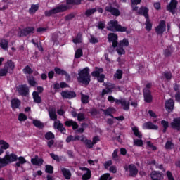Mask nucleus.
I'll list each match as a JSON object with an SVG mask.
<instances>
[{
	"label": "nucleus",
	"mask_w": 180,
	"mask_h": 180,
	"mask_svg": "<svg viewBox=\"0 0 180 180\" xmlns=\"http://www.w3.org/2000/svg\"><path fill=\"white\" fill-rule=\"evenodd\" d=\"M43 162H44V160L43 158H39V155H35L34 158L31 159L32 165H36L37 167H41V165H43Z\"/></svg>",
	"instance_id": "obj_16"
},
{
	"label": "nucleus",
	"mask_w": 180,
	"mask_h": 180,
	"mask_svg": "<svg viewBox=\"0 0 180 180\" xmlns=\"http://www.w3.org/2000/svg\"><path fill=\"white\" fill-rule=\"evenodd\" d=\"M134 145L137 146L138 147H141L143 146V140L141 139H136L134 141Z\"/></svg>",
	"instance_id": "obj_62"
},
{
	"label": "nucleus",
	"mask_w": 180,
	"mask_h": 180,
	"mask_svg": "<svg viewBox=\"0 0 180 180\" xmlns=\"http://www.w3.org/2000/svg\"><path fill=\"white\" fill-rule=\"evenodd\" d=\"M77 120L79 122H82V120H85V114L80 112L77 115Z\"/></svg>",
	"instance_id": "obj_59"
},
{
	"label": "nucleus",
	"mask_w": 180,
	"mask_h": 180,
	"mask_svg": "<svg viewBox=\"0 0 180 180\" xmlns=\"http://www.w3.org/2000/svg\"><path fill=\"white\" fill-rule=\"evenodd\" d=\"M105 10L106 11V12H110L111 15H113V16L120 15V11H119V9L112 7L111 4L105 6Z\"/></svg>",
	"instance_id": "obj_14"
},
{
	"label": "nucleus",
	"mask_w": 180,
	"mask_h": 180,
	"mask_svg": "<svg viewBox=\"0 0 180 180\" xmlns=\"http://www.w3.org/2000/svg\"><path fill=\"white\" fill-rule=\"evenodd\" d=\"M123 75V71L122 70H117L116 73L114 75L115 78L117 79H122V77Z\"/></svg>",
	"instance_id": "obj_43"
},
{
	"label": "nucleus",
	"mask_w": 180,
	"mask_h": 180,
	"mask_svg": "<svg viewBox=\"0 0 180 180\" xmlns=\"http://www.w3.org/2000/svg\"><path fill=\"white\" fill-rule=\"evenodd\" d=\"M94 2L95 0H89ZM81 2H82V0H66V4L68 5H81Z\"/></svg>",
	"instance_id": "obj_31"
},
{
	"label": "nucleus",
	"mask_w": 180,
	"mask_h": 180,
	"mask_svg": "<svg viewBox=\"0 0 180 180\" xmlns=\"http://www.w3.org/2000/svg\"><path fill=\"white\" fill-rule=\"evenodd\" d=\"M165 106L166 108V110L167 112H172L174 110V108L175 106V102L172 99H169L166 101Z\"/></svg>",
	"instance_id": "obj_19"
},
{
	"label": "nucleus",
	"mask_w": 180,
	"mask_h": 180,
	"mask_svg": "<svg viewBox=\"0 0 180 180\" xmlns=\"http://www.w3.org/2000/svg\"><path fill=\"white\" fill-rule=\"evenodd\" d=\"M45 167V171L47 174H53L54 172V168L53 167V166L46 165Z\"/></svg>",
	"instance_id": "obj_45"
},
{
	"label": "nucleus",
	"mask_w": 180,
	"mask_h": 180,
	"mask_svg": "<svg viewBox=\"0 0 180 180\" xmlns=\"http://www.w3.org/2000/svg\"><path fill=\"white\" fill-rule=\"evenodd\" d=\"M37 11H39V5L32 4L31 6V8L29 9V13H30V15H32L33 13H36V12H37Z\"/></svg>",
	"instance_id": "obj_35"
},
{
	"label": "nucleus",
	"mask_w": 180,
	"mask_h": 180,
	"mask_svg": "<svg viewBox=\"0 0 180 180\" xmlns=\"http://www.w3.org/2000/svg\"><path fill=\"white\" fill-rule=\"evenodd\" d=\"M119 150L118 149H115L113 152V153L112 154V160H114V161H119Z\"/></svg>",
	"instance_id": "obj_46"
},
{
	"label": "nucleus",
	"mask_w": 180,
	"mask_h": 180,
	"mask_svg": "<svg viewBox=\"0 0 180 180\" xmlns=\"http://www.w3.org/2000/svg\"><path fill=\"white\" fill-rule=\"evenodd\" d=\"M132 131L134 134V136H136V137H138L139 139H141L142 135L140 131H139V128H137L136 127H134L132 128Z\"/></svg>",
	"instance_id": "obj_38"
},
{
	"label": "nucleus",
	"mask_w": 180,
	"mask_h": 180,
	"mask_svg": "<svg viewBox=\"0 0 180 180\" xmlns=\"http://www.w3.org/2000/svg\"><path fill=\"white\" fill-rule=\"evenodd\" d=\"M124 169L125 171L129 172V176H132L134 178L137 174H139V169H137V167L134 165H129L127 167V166H124Z\"/></svg>",
	"instance_id": "obj_7"
},
{
	"label": "nucleus",
	"mask_w": 180,
	"mask_h": 180,
	"mask_svg": "<svg viewBox=\"0 0 180 180\" xmlns=\"http://www.w3.org/2000/svg\"><path fill=\"white\" fill-rule=\"evenodd\" d=\"M18 91L22 96H26L29 95V87L27 85H20L18 87Z\"/></svg>",
	"instance_id": "obj_13"
},
{
	"label": "nucleus",
	"mask_w": 180,
	"mask_h": 180,
	"mask_svg": "<svg viewBox=\"0 0 180 180\" xmlns=\"http://www.w3.org/2000/svg\"><path fill=\"white\" fill-rule=\"evenodd\" d=\"M61 171L65 179H70L71 178V172H70V169L62 167Z\"/></svg>",
	"instance_id": "obj_27"
},
{
	"label": "nucleus",
	"mask_w": 180,
	"mask_h": 180,
	"mask_svg": "<svg viewBox=\"0 0 180 180\" xmlns=\"http://www.w3.org/2000/svg\"><path fill=\"white\" fill-rule=\"evenodd\" d=\"M73 43L75 44L82 43V34L78 33L76 38L73 39Z\"/></svg>",
	"instance_id": "obj_37"
},
{
	"label": "nucleus",
	"mask_w": 180,
	"mask_h": 180,
	"mask_svg": "<svg viewBox=\"0 0 180 180\" xmlns=\"http://www.w3.org/2000/svg\"><path fill=\"white\" fill-rule=\"evenodd\" d=\"M89 42L91 44H96V43H99V39L94 35L90 36Z\"/></svg>",
	"instance_id": "obj_47"
},
{
	"label": "nucleus",
	"mask_w": 180,
	"mask_h": 180,
	"mask_svg": "<svg viewBox=\"0 0 180 180\" xmlns=\"http://www.w3.org/2000/svg\"><path fill=\"white\" fill-rule=\"evenodd\" d=\"M9 148V143L4 140L0 141V155L4 153V150H8Z\"/></svg>",
	"instance_id": "obj_25"
},
{
	"label": "nucleus",
	"mask_w": 180,
	"mask_h": 180,
	"mask_svg": "<svg viewBox=\"0 0 180 180\" xmlns=\"http://www.w3.org/2000/svg\"><path fill=\"white\" fill-rule=\"evenodd\" d=\"M22 71L24 74H33V70H32V68L29 65H27Z\"/></svg>",
	"instance_id": "obj_48"
},
{
	"label": "nucleus",
	"mask_w": 180,
	"mask_h": 180,
	"mask_svg": "<svg viewBox=\"0 0 180 180\" xmlns=\"http://www.w3.org/2000/svg\"><path fill=\"white\" fill-rule=\"evenodd\" d=\"M11 105L13 109H18L20 106V101L18 98L12 99Z\"/></svg>",
	"instance_id": "obj_28"
},
{
	"label": "nucleus",
	"mask_w": 180,
	"mask_h": 180,
	"mask_svg": "<svg viewBox=\"0 0 180 180\" xmlns=\"http://www.w3.org/2000/svg\"><path fill=\"white\" fill-rule=\"evenodd\" d=\"M27 81H28V83L30 84V85H31V86H36V85H37L36 79H34V77L33 76H29L27 77Z\"/></svg>",
	"instance_id": "obj_32"
},
{
	"label": "nucleus",
	"mask_w": 180,
	"mask_h": 180,
	"mask_svg": "<svg viewBox=\"0 0 180 180\" xmlns=\"http://www.w3.org/2000/svg\"><path fill=\"white\" fill-rule=\"evenodd\" d=\"M32 96L35 103H41V97L39 96V93L37 91H34L32 93Z\"/></svg>",
	"instance_id": "obj_30"
},
{
	"label": "nucleus",
	"mask_w": 180,
	"mask_h": 180,
	"mask_svg": "<svg viewBox=\"0 0 180 180\" xmlns=\"http://www.w3.org/2000/svg\"><path fill=\"white\" fill-rule=\"evenodd\" d=\"M146 21L145 22L146 25V30H148V32H150L153 27V24L151 23V20H150V17L148 18H146Z\"/></svg>",
	"instance_id": "obj_34"
},
{
	"label": "nucleus",
	"mask_w": 180,
	"mask_h": 180,
	"mask_svg": "<svg viewBox=\"0 0 180 180\" xmlns=\"http://www.w3.org/2000/svg\"><path fill=\"white\" fill-rule=\"evenodd\" d=\"M77 80L80 84H84V85H89L91 82V75H89V68H85L80 70L78 73Z\"/></svg>",
	"instance_id": "obj_1"
},
{
	"label": "nucleus",
	"mask_w": 180,
	"mask_h": 180,
	"mask_svg": "<svg viewBox=\"0 0 180 180\" xmlns=\"http://www.w3.org/2000/svg\"><path fill=\"white\" fill-rule=\"evenodd\" d=\"M0 47L3 49V50H7L8 49V41L6 39H2L0 41Z\"/></svg>",
	"instance_id": "obj_40"
},
{
	"label": "nucleus",
	"mask_w": 180,
	"mask_h": 180,
	"mask_svg": "<svg viewBox=\"0 0 180 180\" xmlns=\"http://www.w3.org/2000/svg\"><path fill=\"white\" fill-rule=\"evenodd\" d=\"M97 78L98 82H103L105 81V75L101 74Z\"/></svg>",
	"instance_id": "obj_64"
},
{
	"label": "nucleus",
	"mask_w": 180,
	"mask_h": 180,
	"mask_svg": "<svg viewBox=\"0 0 180 180\" xmlns=\"http://www.w3.org/2000/svg\"><path fill=\"white\" fill-rule=\"evenodd\" d=\"M95 70H96L95 71L91 72V75L92 77H96L98 78L101 75V74L103 72V68H99L98 67H96Z\"/></svg>",
	"instance_id": "obj_29"
},
{
	"label": "nucleus",
	"mask_w": 180,
	"mask_h": 180,
	"mask_svg": "<svg viewBox=\"0 0 180 180\" xmlns=\"http://www.w3.org/2000/svg\"><path fill=\"white\" fill-rule=\"evenodd\" d=\"M107 30L110 32H126L127 30V27H122L119 25L117 20H110L108 22Z\"/></svg>",
	"instance_id": "obj_2"
},
{
	"label": "nucleus",
	"mask_w": 180,
	"mask_h": 180,
	"mask_svg": "<svg viewBox=\"0 0 180 180\" xmlns=\"http://www.w3.org/2000/svg\"><path fill=\"white\" fill-rule=\"evenodd\" d=\"M8 70L6 69L4 67L2 69H0V77H6V74H8Z\"/></svg>",
	"instance_id": "obj_57"
},
{
	"label": "nucleus",
	"mask_w": 180,
	"mask_h": 180,
	"mask_svg": "<svg viewBox=\"0 0 180 180\" xmlns=\"http://www.w3.org/2000/svg\"><path fill=\"white\" fill-rule=\"evenodd\" d=\"M18 120L20 122H25V120H27V116L24 113H20L18 115Z\"/></svg>",
	"instance_id": "obj_54"
},
{
	"label": "nucleus",
	"mask_w": 180,
	"mask_h": 180,
	"mask_svg": "<svg viewBox=\"0 0 180 180\" xmlns=\"http://www.w3.org/2000/svg\"><path fill=\"white\" fill-rule=\"evenodd\" d=\"M148 8L141 6L137 11V15H141L142 16H144L146 19H148V18H150V16L148 15Z\"/></svg>",
	"instance_id": "obj_18"
},
{
	"label": "nucleus",
	"mask_w": 180,
	"mask_h": 180,
	"mask_svg": "<svg viewBox=\"0 0 180 180\" xmlns=\"http://www.w3.org/2000/svg\"><path fill=\"white\" fill-rule=\"evenodd\" d=\"M48 113L51 120H57V110L54 107H49L48 109Z\"/></svg>",
	"instance_id": "obj_17"
},
{
	"label": "nucleus",
	"mask_w": 180,
	"mask_h": 180,
	"mask_svg": "<svg viewBox=\"0 0 180 180\" xmlns=\"http://www.w3.org/2000/svg\"><path fill=\"white\" fill-rule=\"evenodd\" d=\"M95 12H96V8H91V9H88L86 10V11L85 12V15L86 16H91V15H94V13H95Z\"/></svg>",
	"instance_id": "obj_52"
},
{
	"label": "nucleus",
	"mask_w": 180,
	"mask_h": 180,
	"mask_svg": "<svg viewBox=\"0 0 180 180\" xmlns=\"http://www.w3.org/2000/svg\"><path fill=\"white\" fill-rule=\"evenodd\" d=\"M178 6V1L177 0H171L170 3L167 5L166 9L169 11L172 15H175L176 13V8Z\"/></svg>",
	"instance_id": "obj_6"
},
{
	"label": "nucleus",
	"mask_w": 180,
	"mask_h": 180,
	"mask_svg": "<svg viewBox=\"0 0 180 180\" xmlns=\"http://www.w3.org/2000/svg\"><path fill=\"white\" fill-rule=\"evenodd\" d=\"M112 180V177H110V174L105 173L103 176H101L99 180Z\"/></svg>",
	"instance_id": "obj_49"
},
{
	"label": "nucleus",
	"mask_w": 180,
	"mask_h": 180,
	"mask_svg": "<svg viewBox=\"0 0 180 180\" xmlns=\"http://www.w3.org/2000/svg\"><path fill=\"white\" fill-rule=\"evenodd\" d=\"M84 145L87 148H93L94 143H92V141L87 139L85 141Z\"/></svg>",
	"instance_id": "obj_51"
},
{
	"label": "nucleus",
	"mask_w": 180,
	"mask_h": 180,
	"mask_svg": "<svg viewBox=\"0 0 180 180\" xmlns=\"http://www.w3.org/2000/svg\"><path fill=\"white\" fill-rule=\"evenodd\" d=\"M61 96H63V98H65V99H71L77 96L75 92L72 91H62Z\"/></svg>",
	"instance_id": "obj_22"
},
{
	"label": "nucleus",
	"mask_w": 180,
	"mask_h": 180,
	"mask_svg": "<svg viewBox=\"0 0 180 180\" xmlns=\"http://www.w3.org/2000/svg\"><path fill=\"white\" fill-rule=\"evenodd\" d=\"M81 96L82 103H88L89 102V96L81 94Z\"/></svg>",
	"instance_id": "obj_42"
},
{
	"label": "nucleus",
	"mask_w": 180,
	"mask_h": 180,
	"mask_svg": "<svg viewBox=\"0 0 180 180\" xmlns=\"http://www.w3.org/2000/svg\"><path fill=\"white\" fill-rule=\"evenodd\" d=\"M33 124L35 126V127H38V129H43L44 127V125L41 122L37 120H33Z\"/></svg>",
	"instance_id": "obj_39"
},
{
	"label": "nucleus",
	"mask_w": 180,
	"mask_h": 180,
	"mask_svg": "<svg viewBox=\"0 0 180 180\" xmlns=\"http://www.w3.org/2000/svg\"><path fill=\"white\" fill-rule=\"evenodd\" d=\"M131 8L134 12H139V4H141V0H131Z\"/></svg>",
	"instance_id": "obj_26"
},
{
	"label": "nucleus",
	"mask_w": 180,
	"mask_h": 180,
	"mask_svg": "<svg viewBox=\"0 0 180 180\" xmlns=\"http://www.w3.org/2000/svg\"><path fill=\"white\" fill-rule=\"evenodd\" d=\"M18 160V156L13 153L7 154L3 158H0V168L3 167H6L8 164H11V162H14Z\"/></svg>",
	"instance_id": "obj_3"
},
{
	"label": "nucleus",
	"mask_w": 180,
	"mask_h": 180,
	"mask_svg": "<svg viewBox=\"0 0 180 180\" xmlns=\"http://www.w3.org/2000/svg\"><path fill=\"white\" fill-rule=\"evenodd\" d=\"M91 170H89V172H86V173H85L84 175H82V179L83 180H88V179H91Z\"/></svg>",
	"instance_id": "obj_50"
},
{
	"label": "nucleus",
	"mask_w": 180,
	"mask_h": 180,
	"mask_svg": "<svg viewBox=\"0 0 180 180\" xmlns=\"http://www.w3.org/2000/svg\"><path fill=\"white\" fill-rule=\"evenodd\" d=\"M143 97L146 103H151V102H153V96L151 95V91H150V89H143Z\"/></svg>",
	"instance_id": "obj_12"
},
{
	"label": "nucleus",
	"mask_w": 180,
	"mask_h": 180,
	"mask_svg": "<svg viewBox=\"0 0 180 180\" xmlns=\"http://www.w3.org/2000/svg\"><path fill=\"white\" fill-rule=\"evenodd\" d=\"M172 129L180 131V117L174 118L173 122L170 124Z\"/></svg>",
	"instance_id": "obj_20"
},
{
	"label": "nucleus",
	"mask_w": 180,
	"mask_h": 180,
	"mask_svg": "<svg viewBox=\"0 0 180 180\" xmlns=\"http://www.w3.org/2000/svg\"><path fill=\"white\" fill-rule=\"evenodd\" d=\"M118 36L117 34H115V33H110L108 34V41L110 42H112V47L114 49H116V47H117V44H118V42H117V40H118Z\"/></svg>",
	"instance_id": "obj_8"
},
{
	"label": "nucleus",
	"mask_w": 180,
	"mask_h": 180,
	"mask_svg": "<svg viewBox=\"0 0 180 180\" xmlns=\"http://www.w3.org/2000/svg\"><path fill=\"white\" fill-rule=\"evenodd\" d=\"M65 11H68V6L64 4L59 5L56 6L55 8L46 11H45V16H51L53 15H56L57 13H60L61 12H65Z\"/></svg>",
	"instance_id": "obj_4"
},
{
	"label": "nucleus",
	"mask_w": 180,
	"mask_h": 180,
	"mask_svg": "<svg viewBox=\"0 0 180 180\" xmlns=\"http://www.w3.org/2000/svg\"><path fill=\"white\" fill-rule=\"evenodd\" d=\"M54 127L55 129H57V130H59L61 133H65V128H64V125L61 124V122L60 120L55 121L54 122Z\"/></svg>",
	"instance_id": "obj_23"
},
{
	"label": "nucleus",
	"mask_w": 180,
	"mask_h": 180,
	"mask_svg": "<svg viewBox=\"0 0 180 180\" xmlns=\"http://www.w3.org/2000/svg\"><path fill=\"white\" fill-rule=\"evenodd\" d=\"M143 129H147L148 130H158V126L153 124L151 122H148L143 124Z\"/></svg>",
	"instance_id": "obj_21"
},
{
	"label": "nucleus",
	"mask_w": 180,
	"mask_h": 180,
	"mask_svg": "<svg viewBox=\"0 0 180 180\" xmlns=\"http://www.w3.org/2000/svg\"><path fill=\"white\" fill-rule=\"evenodd\" d=\"M82 49H79L76 51L75 54V58H81V57H82Z\"/></svg>",
	"instance_id": "obj_53"
},
{
	"label": "nucleus",
	"mask_w": 180,
	"mask_h": 180,
	"mask_svg": "<svg viewBox=\"0 0 180 180\" xmlns=\"http://www.w3.org/2000/svg\"><path fill=\"white\" fill-rule=\"evenodd\" d=\"M112 164H113V162L112 160L105 161V162L104 163V168H105V169H108V168H109V167L112 165Z\"/></svg>",
	"instance_id": "obj_61"
},
{
	"label": "nucleus",
	"mask_w": 180,
	"mask_h": 180,
	"mask_svg": "<svg viewBox=\"0 0 180 180\" xmlns=\"http://www.w3.org/2000/svg\"><path fill=\"white\" fill-rule=\"evenodd\" d=\"M30 33H34V27H26L18 33V36L19 37H23L25 36H27L28 34H30Z\"/></svg>",
	"instance_id": "obj_9"
},
{
	"label": "nucleus",
	"mask_w": 180,
	"mask_h": 180,
	"mask_svg": "<svg viewBox=\"0 0 180 180\" xmlns=\"http://www.w3.org/2000/svg\"><path fill=\"white\" fill-rule=\"evenodd\" d=\"M4 68L8 70V72H11L15 69V63L12 62V60H8L5 63Z\"/></svg>",
	"instance_id": "obj_24"
},
{
	"label": "nucleus",
	"mask_w": 180,
	"mask_h": 180,
	"mask_svg": "<svg viewBox=\"0 0 180 180\" xmlns=\"http://www.w3.org/2000/svg\"><path fill=\"white\" fill-rule=\"evenodd\" d=\"M123 47H129V39H124L118 42V44L116 46V51L119 56L126 54V51Z\"/></svg>",
	"instance_id": "obj_5"
},
{
	"label": "nucleus",
	"mask_w": 180,
	"mask_h": 180,
	"mask_svg": "<svg viewBox=\"0 0 180 180\" xmlns=\"http://www.w3.org/2000/svg\"><path fill=\"white\" fill-rule=\"evenodd\" d=\"M50 156L52 159H53L55 161H57L58 162H60V157H58V155H56L54 153H50Z\"/></svg>",
	"instance_id": "obj_60"
},
{
	"label": "nucleus",
	"mask_w": 180,
	"mask_h": 180,
	"mask_svg": "<svg viewBox=\"0 0 180 180\" xmlns=\"http://www.w3.org/2000/svg\"><path fill=\"white\" fill-rule=\"evenodd\" d=\"M117 105H122L124 110H129L130 109V102L126 101L125 99L116 100Z\"/></svg>",
	"instance_id": "obj_15"
},
{
	"label": "nucleus",
	"mask_w": 180,
	"mask_h": 180,
	"mask_svg": "<svg viewBox=\"0 0 180 180\" xmlns=\"http://www.w3.org/2000/svg\"><path fill=\"white\" fill-rule=\"evenodd\" d=\"M106 26V25L105 24V22L103 21H100L98 23L97 27L98 29H99L100 30H103L104 27Z\"/></svg>",
	"instance_id": "obj_58"
},
{
	"label": "nucleus",
	"mask_w": 180,
	"mask_h": 180,
	"mask_svg": "<svg viewBox=\"0 0 180 180\" xmlns=\"http://www.w3.org/2000/svg\"><path fill=\"white\" fill-rule=\"evenodd\" d=\"M161 124L163 127L162 132L167 133V129H168V127H169V122H168L167 121H165V120H162Z\"/></svg>",
	"instance_id": "obj_36"
},
{
	"label": "nucleus",
	"mask_w": 180,
	"mask_h": 180,
	"mask_svg": "<svg viewBox=\"0 0 180 180\" xmlns=\"http://www.w3.org/2000/svg\"><path fill=\"white\" fill-rule=\"evenodd\" d=\"M103 112H104L105 116H111V117H113V115H112V113H115V109L109 108L107 110H103Z\"/></svg>",
	"instance_id": "obj_33"
},
{
	"label": "nucleus",
	"mask_w": 180,
	"mask_h": 180,
	"mask_svg": "<svg viewBox=\"0 0 180 180\" xmlns=\"http://www.w3.org/2000/svg\"><path fill=\"white\" fill-rule=\"evenodd\" d=\"M174 146V143L172 141H167L165 148L166 150H172V148Z\"/></svg>",
	"instance_id": "obj_41"
},
{
	"label": "nucleus",
	"mask_w": 180,
	"mask_h": 180,
	"mask_svg": "<svg viewBox=\"0 0 180 180\" xmlns=\"http://www.w3.org/2000/svg\"><path fill=\"white\" fill-rule=\"evenodd\" d=\"M166 29L167 25H165V21L161 20L158 26L155 28V32L158 34L162 36V34L165 32Z\"/></svg>",
	"instance_id": "obj_11"
},
{
	"label": "nucleus",
	"mask_w": 180,
	"mask_h": 180,
	"mask_svg": "<svg viewBox=\"0 0 180 180\" xmlns=\"http://www.w3.org/2000/svg\"><path fill=\"white\" fill-rule=\"evenodd\" d=\"M172 53V52H171V48H167V49H165V51L163 52L165 57H169Z\"/></svg>",
	"instance_id": "obj_55"
},
{
	"label": "nucleus",
	"mask_w": 180,
	"mask_h": 180,
	"mask_svg": "<svg viewBox=\"0 0 180 180\" xmlns=\"http://www.w3.org/2000/svg\"><path fill=\"white\" fill-rule=\"evenodd\" d=\"M30 33H34V27H26L18 33V36L19 37H23L25 36H27L28 34H30Z\"/></svg>",
	"instance_id": "obj_10"
},
{
	"label": "nucleus",
	"mask_w": 180,
	"mask_h": 180,
	"mask_svg": "<svg viewBox=\"0 0 180 180\" xmlns=\"http://www.w3.org/2000/svg\"><path fill=\"white\" fill-rule=\"evenodd\" d=\"M164 76L166 79H171L172 78V74L171 73V72H165L164 73Z\"/></svg>",
	"instance_id": "obj_63"
},
{
	"label": "nucleus",
	"mask_w": 180,
	"mask_h": 180,
	"mask_svg": "<svg viewBox=\"0 0 180 180\" xmlns=\"http://www.w3.org/2000/svg\"><path fill=\"white\" fill-rule=\"evenodd\" d=\"M54 134H53V132H47L45 134V139L46 140H51V139H54Z\"/></svg>",
	"instance_id": "obj_56"
},
{
	"label": "nucleus",
	"mask_w": 180,
	"mask_h": 180,
	"mask_svg": "<svg viewBox=\"0 0 180 180\" xmlns=\"http://www.w3.org/2000/svg\"><path fill=\"white\" fill-rule=\"evenodd\" d=\"M54 71L58 75H64V73L65 72V70L58 67L54 68Z\"/></svg>",
	"instance_id": "obj_44"
}]
</instances>
